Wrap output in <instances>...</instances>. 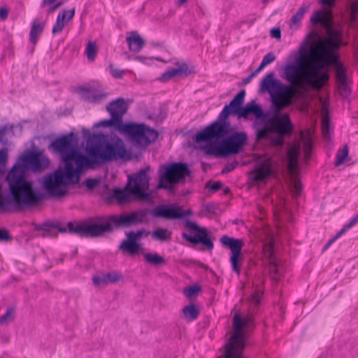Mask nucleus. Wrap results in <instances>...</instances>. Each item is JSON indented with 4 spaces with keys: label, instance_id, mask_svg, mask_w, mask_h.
I'll use <instances>...</instances> for the list:
<instances>
[{
    "label": "nucleus",
    "instance_id": "obj_20",
    "mask_svg": "<svg viewBox=\"0 0 358 358\" xmlns=\"http://www.w3.org/2000/svg\"><path fill=\"white\" fill-rule=\"evenodd\" d=\"M150 214L155 217L172 220L190 216L192 215V211L191 209L183 210L181 207L173 204H166L156 206L150 211Z\"/></svg>",
    "mask_w": 358,
    "mask_h": 358
},
{
    "label": "nucleus",
    "instance_id": "obj_50",
    "mask_svg": "<svg viewBox=\"0 0 358 358\" xmlns=\"http://www.w3.org/2000/svg\"><path fill=\"white\" fill-rule=\"evenodd\" d=\"M262 294L263 293L260 290L255 291L250 296V303L257 307L260 303Z\"/></svg>",
    "mask_w": 358,
    "mask_h": 358
},
{
    "label": "nucleus",
    "instance_id": "obj_6",
    "mask_svg": "<svg viewBox=\"0 0 358 358\" xmlns=\"http://www.w3.org/2000/svg\"><path fill=\"white\" fill-rule=\"evenodd\" d=\"M248 136L245 131H235L221 138V141L216 144L210 143L204 148L206 155H212L217 157H226L238 154L244 149L248 143Z\"/></svg>",
    "mask_w": 358,
    "mask_h": 358
},
{
    "label": "nucleus",
    "instance_id": "obj_59",
    "mask_svg": "<svg viewBox=\"0 0 358 358\" xmlns=\"http://www.w3.org/2000/svg\"><path fill=\"white\" fill-rule=\"evenodd\" d=\"M13 129V125L8 126L7 124H5V125L1 126L0 127V143L3 142V138H4L5 135H6V133L7 132V131L8 129L12 131Z\"/></svg>",
    "mask_w": 358,
    "mask_h": 358
},
{
    "label": "nucleus",
    "instance_id": "obj_64",
    "mask_svg": "<svg viewBox=\"0 0 358 358\" xmlns=\"http://www.w3.org/2000/svg\"><path fill=\"white\" fill-rule=\"evenodd\" d=\"M82 134L84 138H87V140L89 139L93 135L91 134L90 130L86 128L82 129Z\"/></svg>",
    "mask_w": 358,
    "mask_h": 358
},
{
    "label": "nucleus",
    "instance_id": "obj_40",
    "mask_svg": "<svg viewBox=\"0 0 358 358\" xmlns=\"http://www.w3.org/2000/svg\"><path fill=\"white\" fill-rule=\"evenodd\" d=\"M302 141L303 145V152L306 160H308L311 156L313 141L309 135L303 136Z\"/></svg>",
    "mask_w": 358,
    "mask_h": 358
},
{
    "label": "nucleus",
    "instance_id": "obj_10",
    "mask_svg": "<svg viewBox=\"0 0 358 358\" xmlns=\"http://www.w3.org/2000/svg\"><path fill=\"white\" fill-rule=\"evenodd\" d=\"M245 96V90H241L231 100V106L234 107V115H236L239 118H247L250 114H252L255 116L252 127L256 135L261 122L266 117V112L255 101H251L247 103L245 106H243Z\"/></svg>",
    "mask_w": 358,
    "mask_h": 358
},
{
    "label": "nucleus",
    "instance_id": "obj_56",
    "mask_svg": "<svg viewBox=\"0 0 358 358\" xmlns=\"http://www.w3.org/2000/svg\"><path fill=\"white\" fill-rule=\"evenodd\" d=\"M12 238V236L6 229H0V241H10Z\"/></svg>",
    "mask_w": 358,
    "mask_h": 358
},
{
    "label": "nucleus",
    "instance_id": "obj_39",
    "mask_svg": "<svg viewBox=\"0 0 358 358\" xmlns=\"http://www.w3.org/2000/svg\"><path fill=\"white\" fill-rule=\"evenodd\" d=\"M310 22L313 25L321 23L325 27L330 23L329 19L324 15V13L322 10L314 12L310 17Z\"/></svg>",
    "mask_w": 358,
    "mask_h": 358
},
{
    "label": "nucleus",
    "instance_id": "obj_63",
    "mask_svg": "<svg viewBox=\"0 0 358 358\" xmlns=\"http://www.w3.org/2000/svg\"><path fill=\"white\" fill-rule=\"evenodd\" d=\"M8 15V10L6 8H1L0 9V20H5Z\"/></svg>",
    "mask_w": 358,
    "mask_h": 358
},
{
    "label": "nucleus",
    "instance_id": "obj_60",
    "mask_svg": "<svg viewBox=\"0 0 358 358\" xmlns=\"http://www.w3.org/2000/svg\"><path fill=\"white\" fill-rule=\"evenodd\" d=\"M217 207L216 204L213 203H208L205 206V210L210 214H215V211Z\"/></svg>",
    "mask_w": 358,
    "mask_h": 358
},
{
    "label": "nucleus",
    "instance_id": "obj_36",
    "mask_svg": "<svg viewBox=\"0 0 358 358\" xmlns=\"http://www.w3.org/2000/svg\"><path fill=\"white\" fill-rule=\"evenodd\" d=\"M143 256L146 262L154 266H159L166 264L165 259L157 252L145 253Z\"/></svg>",
    "mask_w": 358,
    "mask_h": 358
},
{
    "label": "nucleus",
    "instance_id": "obj_8",
    "mask_svg": "<svg viewBox=\"0 0 358 358\" xmlns=\"http://www.w3.org/2000/svg\"><path fill=\"white\" fill-rule=\"evenodd\" d=\"M78 136L73 131L55 138L48 146L49 150L53 153L59 154L65 166H78V154L80 152L77 148Z\"/></svg>",
    "mask_w": 358,
    "mask_h": 358
},
{
    "label": "nucleus",
    "instance_id": "obj_49",
    "mask_svg": "<svg viewBox=\"0 0 358 358\" xmlns=\"http://www.w3.org/2000/svg\"><path fill=\"white\" fill-rule=\"evenodd\" d=\"M200 290V287L194 285L193 286L185 288L184 289V293L187 298H192V296L197 294Z\"/></svg>",
    "mask_w": 358,
    "mask_h": 358
},
{
    "label": "nucleus",
    "instance_id": "obj_32",
    "mask_svg": "<svg viewBox=\"0 0 358 358\" xmlns=\"http://www.w3.org/2000/svg\"><path fill=\"white\" fill-rule=\"evenodd\" d=\"M358 222V214L353 217L350 222L346 224L343 229L339 231L334 237L329 240V241L326 243V245L323 248V251L326 250L336 240H337L339 237H341L348 229L352 227L355 224H356Z\"/></svg>",
    "mask_w": 358,
    "mask_h": 358
},
{
    "label": "nucleus",
    "instance_id": "obj_52",
    "mask_svg": "<svg viewBox=\"0 0 358 358\" xmlns=\"http://www.w3.org/2000/svg\"><path fill=\"white\" fill-rule=\"evenodd\" d=\"M210 181H208L206 185V188H208V191L209 192H217V190L220 189L222 186H223V184L222 182L220 181H217V182H215L212 185H209Z\"/></svg>",
    "mask_w": 358,
    "mask_h": 358
},
{
    "label": "nucleus",
    "instance_id": "obj_37",
    "mask_svg": "<svg viewBox=\"0 0 358 358\" xmlns=\"http://www.w3.org/2000/svg\"><path fill=\"white\" fill-rule=\"evenodd\" d=\"M66 12L64 10L62 13H59L56 23L52 28V34L54 35L59 34L63 30L65 24L67 23L66 21Z\"/></svg>",
    "mask_w": 358,
    "mask_h": 358
},
{
    "label": "nucleus",
    "instance_id": "obj_17",
    "mask_svg": "<svg viewBox=\"0 0 358 358\" xmlns=\"http://www.w3.org/2000/svg\"><path fill=\"white\" fill-rule=\"evenodd\" d=\"M220 243L224 246L231 250V255L230 257V262L231 264L232 270L239 276L241 262L243 258L241 250L244 245V241L242 239H236L224 235L221 237Z\"/></svg>",
    "mask_w": 358,
    "mask_h": 358
},
{
    "label": "nucleus",
    "instance_id": "obj_35",
    "mask_svg": "<svg viewBox=\"0 0 358 358\" xmlns=\"http://www.w3.org/2000/svg\"><path fill=\"white\" fill-rule=\"evenodd\" d=\"M172 233L167 229L159 228L154 230L151 234L152 238L162 242L170 241Z\"/></svg>",
    "mask_w": 358,
    "mask_h": 358
},
{
    "label": "nucleus",
    "instance_id": "obj_5",
    "mask_svg": "<svg viewBox=\"0 0 358 358\" xmlns=\"http://www.w3.org/2000/svg\"><path fill=\"white\" fill-rule=\"evenodd\" d=\"M231 106V101L224 107L215 121L196 134V142L218 143L221 138L231 133V125L227 120L230 115H234V107Z\"/></svg>",
    "mask_w": 358,
    "mask_h": 358
},
{
    "label": "nucleus",
    "instance_id": "obj_26",
    "mask_svg": "<svg viewBox=\"0 0 358 358\" xmlns=\"http://www.w3.org/2000/svg\"><path fill=\"white\" fill-rule=\"evenodd\" d=\"M122 279L121 273L117 272H109L94 276L92 282L94 285H106L109 283H115Z\"/></svg>",
    "mask_w": 358,
    "mask_h": 358
},
{
    "label": "nucleus",
    "instance_id": "obj_9",
    "mask_svg": "<svg viewBox=\"0 0 358 358\" xmlns=\"http://www.w3.org/2000/svg\"><path fill=\"white\" fill-rule=\"evenodd\" d=\"M251 318L248 317L242 318L236 314L233 318L234 332L225 345L224 358H245L243 351L245 348V334L243 329L248 327Z\"/></svg>",
    "mask_w": 358,
    "mask_h": 358
},
{
    "label": "nucleus",
    "instance_id": "obj_2",
    "mask_svg": "<svg viewBox=\"0 0 358 358\" xmlns=\"http://www.w3.org/2000/svg\"><path fill=\"white\" fill-rule=\"evenodd\" d=\"M294 128V126L288 113L274 114L270 116L269 113L266 112V117L261 122L255 136V142L268 140L273 145L281 146L284 144V138L290 136Z\"/></svg>",
    "mask_w": 358,
    "mask_h": 358
},
{
    "label": "nucleus",
    "instance_id": "obj_44",
    "mask_svg": "<svg viewBox=\"0 0 358 358\" xmlns=\"http://www.w3.org/2000/svg\"><path fill=\"white\" fill-rule=\"evenodd\" d=\"M290 189L293 195L298 197L301 195L302 192V185L298 180L294 177L291 178Z\"/></svg>",
    "mask_w": 358,
    "mask_h": 358
},
{
    "label": "nucleus",
    "instance_id": "obj_33",
    "mask_svg": "<svg viewBox=\"0 0 358 358\" xmlns=\"http://www.w3.org/2000/svg\"><path fill=\"white\" fill-rule=\"evenodd\" d=\"M268 259L269 264V272L271 273V278L273 280H278V265L274 256L272 247L268 251Z\"/></svg>",
    "mask_w": 358,
    "mask_h": 358
},
{
    "label": "nucleus",
    "instance_id": "obj_29",
    "mask_svg": "<svg viewBox=\"0 0 358 358\" xmlns=\"http://www.w3.org/2000/svg\"><path fill=\"white\" fill-rule=\"evenodd\" d=\"M275 73L270 72L261 80L259 84V92L262 93L268 92L271 94L277 83L278 79L275 78Z\"/></svg>",
    "mask_w": 358,
    "mask_h": 358
},
{
    "label": "nucleus",
    "instance_id": "obj_24",
    "mask_svg": "<svg viewBox=\"0 0 358 358\" xmlns=\"http://www.w3.org/2000/svg\"><path fill=\"white\" fill-rule=\"evenodd\" d=\"M192 73L188 65L186 63H182L178 65L176 68H171L164 72L159 80L162 82H167L175 76H187Z\"/></svg>",
    "mask_w": 358,
    "mask_h": 358
},
{
    "label": "nucleus",
    "instance_id": "obj_43",
    "mask_svg": "<svg viewBox=\"0 0 358 358\" xmlns=\"http://www.w3.org/2000/svg\"><path fill=\"white\" fill-rule=\"evenodd\" d=\"M348 147L346 145L343 148V149L338 150L336 153L334 165L336 166H339L340 165L343 164L348 156Z\"/></svg>",
    "mask_w": 358,
    "mask_h": 358
},
{
    "label": "nucleus",
    "instance_id": "obj_42",
    "mask_svg": "<svg viewBox=\"0 0 358 358\" xmlns=\"http://www.w3.org/2000/svg\"><path fill=\"white\" fill-rule=\"evenodd\" d=\"M336 80L338 83H344L347 81V71L345 66L343 64H338L334 67Z\"/></svg>",
    "mask_w": 358,
    "mask_h": 358
},
{
    "label": "nucleus",
    "instance_id": "obj_25",
    "mask_svg": "<svg viewBox=\"0 0 358 358\" xmlns=\"http://www.w3.org/2000/svg\"><path fill=\"white\" fill-rule=\"evenodd\" d=\"M78 93L80 94L82 99L89 103H98L104 99L107 94L99 92L93 88H87L80 87L78 88Z\"/></svg>",
    "mask_w": 358,
    "mask_h": 358
},
{
    "label": "nucleus",
    "instance_id": "obj_12",
    "mask_svg": "<svg viewBox=\"0 0 358 358\" xmlns=\"http://www.w3.org/2000/svg\"><path fill=\"white\" fill-rule=\"evenodd\" d=\"M120 131L127 134L134 145L141 148H145L155 142L159 136L157 130L145 124L126 123Z\"/></svg>",
    "mask_w": 358,
    "mask_h": 358
},
{
    "label": "nucleus",
    "instance_id": "obj_15",
    "mask_svg": "<svg viewBox=\"0 0 358 358\" xmlns=\"http://www.w3.org/2000/svg\"><path fill=\"white\" fill-rule=\"evenodd\" d=\"M106 110L110 115V119L105 120L95 124V127L103 125L105 127H114L120 131L125 124L123 123L122 117L127 110V105L123 98H118L111 101L106 106Z\"/></svg>",
    "mask_w": 358,
    "mask_h": 358
},
{
    "label": "nucleus",
    "instance_id": "obj_45",
    "mask_svg": "<svg viewBox=\"0 0 358 358\" xmlns=\"http://www.w3.org/2000/svg\"><path fill=\"white\" fill-rule=\"evenodd\" d=\"M8 159V156L7 149L2 148L0 150V176L4 173Z\"/></svg>",
    "mask_w": 358,
    "mask_h": 358
},
{
    "label": "nucleus",
    "instance_id": "obj_54",
    "mask_svg": "<svg viewBox=\"0 0 358 358\" xmlns=\"http://www.w3.org/2000/svg\"><path fill=\"white\" fill-rule=\"evenodd\" d=\"M275 59H276V57L274 55V53L272 52H270L267 53L263 57V59H262V62L264 64V65L267 66L269 64H271L273 62H274L275 60Z\"/></svg>",
    "mask_w": 358,
    "mask_h": 358
},
{
    "label": "nucleus",
    "instance_id": "obj_27",
    "mask_svg": "<svg viewBox=\"0 0 358 358\" xmlns=\"http://www.w3.org/2000/svg\"><path fill=\"white\" fill-rule=\"evenodd\" d=\"M126 41L129 50L136 53L140 52L145 44V41L136 31H133L130 33L129 36L127 37Z\"/></svg>",
    "mask_w": 358,
    "mask_h": 358
},
{
    "label": "nucleus",
    "instance_id": "obj_16",
    "mask_svg": "<svg viewBox=\"0 0 358 358\" xmlns=\"http://www.w3.org/2000/svg\"><path fill=\"white\" fill-rule=\"evenodd\" d=\"M280 76L287 81L288 84L282 83L279 80H277L275 85L271 94L275 98L282 99L291 92H294L298 87L305 85L302 79V76L296 73L294 77L289 78L285 73V66H282L279 70Z\"/></svg>",
    "mask_w": 358,
    "mask_h": 358
},
{
    "label": "nucleus",
    "instance_id": "obj_48",
    "mask_svg": "<svg viewBox=\"0 0 358 358\" xmlns=\"http://www.w3.org/2000/svg\"><path fill=\"white\" fill-rule=\"evenodd\" d=\"M271 101L275 114H280L279 113L283 109L285 106L282 99L275 98L273 96V97H271Z\"/></svg>",
    "mask_w": 358,
    "mask_h": 358
},
{
    "label": "nucleus",
    "instance_id": "obj_51",
    "mask_svg": "<svg viewBox=\"0 0 358 358\" xmlns=\"http://www.w3.org/2000/svg\"><path fill=\"white\" fill-rule=\"evenodd\" d=\"M322 129L324 138L325 139L329 138V120L327 117L322 119Z\"/></svg>",
    "mask_w": 358,
    "mask_h": 358
},
{
    "label": "nucleus",
    "instance_id": "obj_7",
    "mask_svg": "<svg viewBox=\"0 0 358 358\" xmlns=\"http://www.w3.org/2000/svg\"><path fill=\"white\" fill-rule=\"evenodd\" d=\"M190 175V170L186 163L173 162L161 166L159 171L158 189H164L169 192H174L175 185L184 182L187 176Z\"/></svg>",
    "mask_w": 358,
    "mask_h": 358
},
{
    "label": "nucleus",
    "instance_id": "obj_21",
    "mask_svg": "<svg viewBox=\"0 0 358 358\" xmlns=\"http://www.w3.org/2000/svg\"><path fill=\"white\" fill-rule=\"evenodd\" d=\"M327 37L320 39V42L322 45L331 46L333 48H340L343 45V29L342 27H333L330 23L327 25Z\"/></svg>",
    "mask_w": 358,
    "mask_h": 358
},
{
    "label": "nucleus",
    "instance_id": "obj_55",
    "mask_svg": "<svg viewBox=\"0 0 358 358\" xmlns=\"http://www.w3.org/2000/svg\"><path fill=\"white\" fill-rule=\"evenodd\" d=\"M99 183V180L98 179L93 178H87L84 182L83 184L89 189H92Z\"/></svg>",
    "mask_w": 358,
    "mask_h": 358
},
{
    "label": "nucleus",
    "instance_id": "obj_58",
    "mask_svg": "<svg viewBox=\"0 0 358 358\" xmlns=\"http://www.w3.org/2000/svg\"><path fill=\"white\" fill-rule=\"evenodd\" d=\"M238 163L236 161H234L230 164H227L224 168L222 171V174H225L229 173L234 170L236 167L238 166Z\"/></svg>",
    "mask_w": 358,
    "mask_h": 358
},
{
    "label": "nucleus",
    "instance_id": "obj_41",
    "mask_svg": "<svg viewBox=\"0 0 358 358\" xmlns=\"http://www.w3.org/2000/svg\"><path fill=\"white\" fill-rule=\"evenodd\" d=\"M97 52L98 49L96 43L94 41H89L85 49V54L88 61H94L97 55Z\"/></svg>",
    "mask_w": 358,
    "mask_h": 358
},
{
    "label": "nucleus",
    "instance_id": "obj_18",
    "mask_svg": "<svg viewBox=\"0 0 358 358\" xmlns=\"http://www.w3.org/2000/svg\"><path fill=\"white\" fill-rule=\"evenodd\" d=\"M149 170L150 167H146L137 172L133 178L131 176H129V182L131 180L134 182L133 186H129L130 192L132 195L138 199L148 200L150 198V194L146 192L150 185V177L148 175Z\"/></svg>",
    "mask_w": 358,
    "mask_h": 358
},
{
    "label": "nucleus",
    "instance_id": "obj_47",
    "mask_svg": "<svg viewBox=\"0 0 358 358\" xmlns=\"http://www.w3.org/2000/svg\"><path fill=\"white\" fill-rule=\"evenodd\" d=\"M306 10H307V8H303V7L300 8L298 10V11L296 12V13L292 17L291 22L294 24H299L300 21L303 18Z\"/></svg>",
    "mask_w": 358,
    "mask_h": 358
},
{
    "label": "nucleus",
    "instance_id": "obj_61",
    "mask_svg": "<svg viewBox=\"0 0 358 358\" xmlns=\"http://www.w3.org/2000/svg\"><path fill=\"white\" fill-rule=\"evenodd\" d=\"M270 34L272 38L280 39L281 38V31L280 28H273L270 31Z\"/></svg>",
    "mask_w": 358,
    "mask_h": 358
},
{
    "label": "nucleus",
    "instance_id": "obj_46",
    "mask_svg": "<svg viewBox=\"0 0 358 358\" xmlns=\"http://www.w3.org/2000/svg\"><path fill=\"white\" fill-rule=\"evenodd\" d=\"M14 320V309L12 308H8L6 313L1 316L0 323L1 324H7Z\"/></svg>",
    "mask_w": 358,
    "mask_h": 358
},
{
    "label": "nucleus",
    "instance_id": "obj_28",
    "mask_svg": "<svg viewBox=\"0 0 358 358\" xmlns=\"http://www.w3.org/2000/svg\"><path fill=\"white\" fill-rule=\"evenodd\" d=\"M324 52V57L329 64V67L333 65L334 67L337 66L338 64H343L340 61L339 55L337 53V50L339 48H333L331 46L322 45Z\"/></svg>",
    "mask_w": 358,
    "mask_h": 358
},
{
    "label": "nucleus",
    "instance_id": "obj_30",
    "mask_svg": "<svg viewBox=\"0 0 358 358\" xmlns=\"http://www.w3.org/2000/svg\"><path fill=\"white\" fill-rule=\"evenodd\" d=\"M45 25V22H41L38 19L33 21L29 33V41L33 45L36 44L38 36L43 32Z\"/></svg>",
    "mask_w": 358,
    "mask_h": 358
},
{
    "label": "nucleus",
    "instance_id": "obj_53",
    "mask_svg": "<svg viewBox=\"0 0 358 358\" xmlns=\"http://www.w3.org/2000/svg\"><path fill=\"white\" fill-rule=\"evenodd\" d=\"M338 84V89L340 91V93L341 94L342 96H347L350 94V90L349 89V87L348 86L347 81H345L343 83H339Z\"/></svg>",
    "mask_w": 358,
    "mask_h": 358
},
{
    "label": "nucleus",
    "instance_id": "obj_22",
    "mask_svg": "<svg viewBox=\"0 0 358 358\" xmlns=\"http://www.w3.org/2000/svg\"><path fill=\"white\" fill-rule=\"evenodd\" d=\"M253 173L252 180L254 182H266L273 174L271 159H266L257 164Z\"/></svg>",
    "mask_w": 358,
    "mask_h": 358
},
{
    "label": "nucleus",
    "instance_id": "obj_57",
    "mask_svg": "<svg viewBox=\"0 0 358 358\" xmlns=\"http://www.w3.org/2000/svg\"><path fill=\"white\" fill-rule=\"evenodd\" d=\"M111 75L115 78H121L123 76L124 71L120 69L114 68L113 64L109 66Z\"/></svg>",
    "mask_w": 358,
    "mask_h": 358
},
{
    "label": "nucleus",
    "instance_id": "obj_38",
    "mask_svg": "<svg viewBox=\"0 0 358 358\" xmlns=\"http://www.w3.org/2000/svg\"><path fill=\"white\" fill-rule=\"evenodd\" d=\"M131 192H130V187H127L124 189H115L113 192V196L120 203H124L129 201L130 195H131Z\"/></svg>",
    "mask_w": 358,
    "mask_h": 358
},
{
    "label": "nucleus",
    "instance_id": "obj_11",
    "mask_svg": "<svg viewBox=\"0 0 358 358\" xmlns=\"http://www.w3.org/2000/svg\"><path fill=\"white\" fill-rule=\"evenodd\" d=\"M313 37L319 38L318 34L313 32L308 34L300 45L298 51L288 55L287 61L284 64L287 77L293 78L296 73L301 76L303 75V64L311 54L312 46L310 40Z\"/></svg>",
    "mask_w": 358,
    "mask_h": 358
},
{
    "label": "nucleus",
    "instance_id": "obj_14",
    "mask_svg": "<svg viewBox=\"0 0 358 358\" xmlns=\"http://www.w3.org/2000/svg\"><path fill=\"white\" fill-rule=\"evenodd\" d=\"M148 213V208H143L130 213H122L118 215H110L108 217V223L115 229L129 228L144 222Z\"/></svg>",
    "mask_w": 358,
    "mask_h": 358
},
{
    "label": "nucleus",
    "instance_id": "obj_19",
    "mask_svg": "<svg viewBox=\"0 0 358 358\" xmlns=\"http://www.w3.org/2000/svg\"><path fill=\"white\" fill-rule=\"evenodd\" d=\"M185 227L196 231L194 236L189 235L186 233L182 234V237L189 243L197 245L199 243L203 244L207 250H212L214 247L213 242L208 235L207 230L205 228L200 227L195 222L187 220L185 223Z\"/></svg>",
    "mask_w": 358,
    "mask_h": 358
},
{
    "label": "nucleus",
    "instance_id": "obj_13",
    "mask_svg": "<svg viewBox=\"0 0 358 358\" xmlns=\"http://www.w3.org/2000/svg\"><path fill=\"white\" fill-rule=\"evenodd\" d=\"M329 66L325 57L316 60L311 71L303 79L305 85L315 90H321L329 80Z\"/></svg>",
    "mask_w": 358,
    "mask_h": 358
},
{
    "label": "nucleus",
    "instance_id": "obj_23",
    "mask_svg": "<svg viewBox=\"0 0 358 358\" xmlns=\"http://www.w3.org/2000/svg\"><path fill=\"white\" fill-rule=\"evenodd\" d=\"M126 236L127 239L122 242L119 247L120 250L123 252H127L131 255L138 254L141 245L138 242L136 234L134 231H129L126 233Z\"/></svg>",
    "mask_w": 358,
    "mask_h": 358
},
{
    "label": "nucleus",
    "instance_id": "obj_62",
    "mask_svg": "<svg viewBox=\"0 0 358 358\" xmlns=\"http://www.w3.org/2000/svg\"><path fill=\"white\" fill-rule=\"evenodd\" d=\"M134 234H136L138 241H139L143 236H148L150 234V232L142 229L134 232Z\"/></svg>",
    "mask_w": 358,
    "mask_h": 358
},
{
    "label": "nucleus",
    "instance_id": "obj_3",
    "mask_svg": "<svg viewBox=\"0 0 358 358\" xmlns=\"http://www.w3.org/2000/svg\"><path fill=\"white\" fill-rule=\"evenodd\" d=\"M80 171L74 166L59 168L44 178L43 187L50 197L60 199L68 194V187L79 182Z\"/></svg>",
    "mask_w": 358,
    "mask_h": 358
},
{
    "label": "nucleus",
    "instance_id": "obj_4",
    "mask_svg": "<svg viewBox=\"0 0 358 358\" xmlns=\"http://www.w3.org/2000/svg\"><path fill=\"white\" fill-rule=\"evenodd\" d=\"M41 229L45 233H53L56 231L60 233L69 232L81 238H96L101 236L106 232L113 231V227L110 223L75 224L69 222L66 227H64L59 222H47L43 224Z\"/></svg>",
    "mask_w": 358,
    "mask_h": 358
},
{
    "label": "nucleus",
    "instance_id": "obj_1",
    "mask_svg": "<svg viewBox=\"0 0 358 358\" xmlns=\"http://www.w3.org/2000/svg\"><path fill=\"white\" fill-rule=\"evenodd\" d=\"M127 150L123 141L117 138L110 142L103 133H94L86 141L85 155L78 154V171L105 163L124 159Z\"/></svg>",
    "mask_w": 358,
    "mask_h": 358
},
{
    "label": "nucleus",
    "instance_id": "obj_31",
    "mask_svg": "<svg viewBox=\"0 0 358 358\" xmlns=\"http://www.w3.org/2000/svg\"><path fill=\"white\" fill-rule=\"evenodd\" d=\"M200 313V310L194 303H189L182 309L183 317L188 322L195 320Z\"/></svg>",
    "mask_w": 358,
    "mask_h": 358
},
{
    "label": "nucleus",
    "instance_id": "obj_34",
    "mask_svg": "<svg viewBox=\"0 0 358 358\" xmlns=\"http://www.w3.org/2000/svg\"><path fill=\"white\" fill-rule=\"evenodd\" d=\"M299 151L297 148H293L289 150L288 157V169L290 171H294L297 169L299 162Z\"/></svg>",
    "mask_w": 358,
    "mask_h": 358
}]
</instances>
